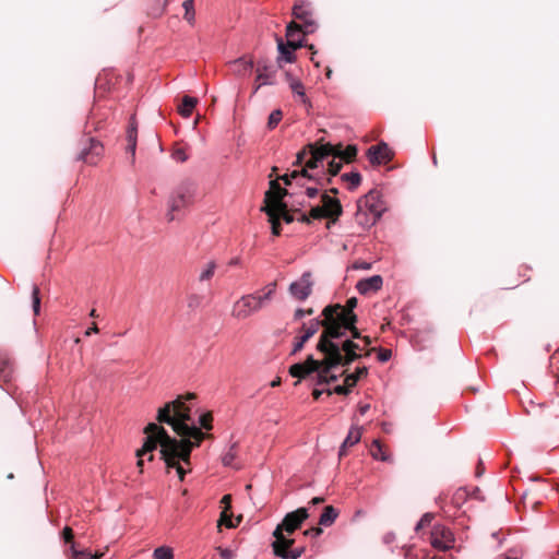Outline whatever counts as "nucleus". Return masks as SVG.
Here are the masks:
<instances>
[{"label":"nucleus","instance_id":"obj_59","mask_svg":"<svg viewBox=\"0 0 559 559\" xmlns=\"http://www.w3.org/2000/svg\"><path fill=\"white\" fill-rule=\"evenodd\" d=\"M221 523H224V524H225L226 526H228V527H233V526H234V524L231 523V521H230V520H228V519H226L225 516H222V519H221Z\"/></svg>","mask_w":559,"mask_h":559},{"label":"nucleus","instance_id":"obj_23","mask_svg":"<svg viewBox=\"0 0 559 559\" xmlns=\"http://www.w3.org/2000/svg\"><path fill=\"white\" fill-rule=\"evenodd\" d=\"M217 263L214 260H210L200 266L198 281L200 283L210 282L215 275Z\"/></svg>","mask_w":559,"mask_h":559},{"label":"nucleus","instance_id":"obj_26","mask_svg":"<svg viewBox=\"0 0 559 559\" xmlns=\"http://www.w3.org/2000/svg\"><path fill=\"white\" fill-rule=\"evenodd\" d=\"M278 52L280 56L277 58V64L281 66L282 61L293 62L294 61V50L288 45H284L282 39H277Z\"/></svg>","mask_w":559,"mask_h":559},{"label":"nucleus","instance_id":"obj_46","mask_svg":"<svg viewBox=\"0 0 559 559\" xmlns=\"http://www.w3.org/2000/svg\"><path fill=\"white\" fill-rule=\"evenodd\" d=\"M392 356V352L390 349H380L378 354V359L381 362L388 361Z\"/></svg>","mask_w":559,"mask_h":559},{"label":"nucleus","instance_id":"obj_58","mask_svg":"<svg viewBox=\"0 0 559 559\" xmlns=\"http://www.w3.org/2000/svg\"><path fill=\"white\" fill-rule=\"evenodd\" d=\"M323 392H324L323 390L314 389L312 392L314 400H319L320 396L323 394Z\"/></svg>","mask_w":559,"mask_h":559},{"label":"nucleus","instance_id":"obj_16","mask_svg":"<svg viewBox=\"0 0 559 559\" xmlns=\"http://www.w3.org/2000/svg\"><path fill=\"white\" fill-rule=\"evenodd\" d=\"M88 146L84 147L80 155L79 159L83 160L87 164L94 165L99 159L100 155L103 154V145L95 139H88Z\"/></svg>","mask_w":559,"mask_h":559},{"label":"nucleus","instance_id":"obj_4","mask_svg":"<svg viewBox=\"0 0 559 559\" xmlns=\"http://www.w3.org/2000/svg\"><path fill=\"white\" fill-rule=\"evenodd\" d=\"M276 283L265 285L260 292L240 297L233 306L231 316L238 320H245L264 308L273 298Z\"/></svg>","mask_w":559,"mask_h":559},{"label":"nucleus","instance_id":"obj_7","mask_svg":"<svg viewBox=\"0 0 559 559\" xmlns=\"http://www.w3.org/2000/svg\"><path fill=\"white\" fill-rule=\"evenodd\" d=\"M342 213L343 209L340 201L326 193H323L321 195V204L312 206L310 209L309 216L302 215V221L309 223L310 218H330L335 222L342 215Z\"/></svg>","mask_w":559,"mask_h":559},{"label":"nucleus","instance_id":"obj_15","mask_svg":"<svg viewBox=\"0 0 559 559\" xmlns=\"http://www.w3.org/2000/svg\"><path fill=\"white\" fill-rule=\"evenodd\" d=\"M367 156L372 165H381L391 160L392 153L386 143L381 142L378 145H372L367 151Z\"/></svg>","mask_w":559,"mask_h":559},{"label":"nucleus","instance_id":"obj_13","mask_svg":"<svg viewBox=\"0 0 559 559\" xmlns=\"http://www.w3.org/2000/svg\"><path fill=\"white\" fill-rule=\"evenodd\" d=\"M277 68L273 64L258 62L257 78L253 93H257L264 85H274L276 82Z\"/></svg>","mask_w":559,"mask_h":559},{"label":"nucleus","instance_id":"obj_18","mask_svg":"<svg viewBox=\"0 0 559 559\" xmlns=\"http://www.w3.org/2000/svg\"><path fill=\"white\" fill-rule=\"evenodd\" d=\"M383 280L380 275H372L357 282L356 289L361 295L376 293L382 288Z\"/></svg>","mask_w":559,"mask_h":559},{"label":"nucleus","instance_id":"obj_48","mask_svg":"<svg viewBox=\"0 0 559 559\" xmlns=\"http://www.w3.org/2000/svg\"><path fill=\"white\" fill-rule=\"evenodd\" d=\"M322 533V530L320 527H312L307 531H305V535L311 536V537H318Z\"/></svg>","mask_w":559,"mask_h":559},{"label":"nucleus","instance_id":"obj_57","mask_svg":"<svg viewBox=\"0 0 559 559\" xmlns=\"http://www.w3.org/2000/svg\"><path fill=\"white\" fill-rule=\"evenodd\" d=\"M465 495H466L465 490L459 489L454 495V499H464Z\"/></svg>","mask_w":559,"mask_h":559},{"label":"nucleus","instance_id":"obj_6","mask_svg":"<svg viewBox=\"0 0 559 559\" xmlns=\"http://www.w3.org/2000/svg\"><path fill=\"white\" fill-rule=\"evenodd\" d=\"M194 186L190 182H182L170 193L167 201L166 218L168 222L180 219L185 210L192 203Z\"/></svg>","mask_w":559,"mask_h":559},{"label":"nucleus","instance_id":"obj_9","mask_svg":"<svg viewBox=\"0 0 559 559\" xmlns=\"http://www.w3.org/2000/svg\"><path fill=\"white\" fill-rule=\"evenodd\" d=\"M293 15L296 20L300 21L299 27L302 29L304 35L312 34L317 29V23L309 2H296L293 7Z\"/></svg>","mask_w":559,"mask_h":559},{"label":"nucleus","instance_id":"obj_14","mask_svg":"<svg viewBox=\"0 0 559 559\" xmlns=\"http://www.w3.org/2000/svg\"><path fill=\"white\" fill-rule=\"evenodd\" d=\"M294 544V539H280L278 542H273L272 547L275 556L281 557L282 559H297L304 552V548L290 549Z\"/></svg>","mask_w":559,"mask_h":559},{"label":"nucleus","instance_id":"obj_40","mask_svg":"<svg viewBox=\"0 0 559 559\" xmlns=\"http://www.w3.org/2000/svg\"><path fill=\"white\" fill-rule=\"evenodd\" d=\"M202 304V297L197 294H191L187 297V306L190 309H195Z\"/></svg>","mask_w":559,"mask_h":559},{"label":"nucleus","instance_id":"obj_50","mask_svg":"<svg viewBox=\"0 0 559 559\" xmlns=\"http://www.w3.org/2000/svg\"><path fill=\"white\" fill-rule=\"evenodd\" d=\"M286 209H287V204L285 203L284 210L282 212H280V214H278V219L281 217H283L287 223H290V222H293V217L287 213Z\"/></svg>","mask_w":559,"mask_h":559},{"label":"nucleus","instance_id":"obj_62","mask_svg":"<svg viewBox=\"0 0 559 559\" xmlns=\"http://www.w3.org/2000/svg\"><path fill=\"white\" fill-rule=\"evenodd\" d=\"M238 263H239L238 258H235V259L230 260V262H229L230 265H237Z\"/></svg>","mask_w":559,"mask_h":559},{"label":"nucleus","instance_id":"obj_53","mask_svg":"<svg viewBox=\"0 0 559 559\" xmlns=\"http://www.w3.org/2000/svg\"><path fill=\"white\" fill-rule=\"evenodd\" d=\"M304 317H306V310L305 309H297L294 313V318L295 320H300L302 319Z\"/></svg>","mask_w":559,"mask_h":559},{"label":"nucleus","instance_id":"obj_3","mask_svg":"<svg viewBox=\"0 0 559 559\" xmlns=\"http://www.w3.org/2000/svg\"><path fill=\"white\" fill-rule=\"evenodd\" d=\"M308 147L309 152L304 150L297 154L296 163L301 166V170L294 169L281 177L285 185L290 183V177L300 179L307 176L309 179L319 180V175H322V178L325 176L323 170L324 160L330 158V156L349 163L357 154L355 145H347L343 148L341 144L333 145L331 143H324L320 145L309 144Z\"/></svg>","mask_w":559,"mask_h":559},{"label":"nucleus","instance_id":"obj_21","mask_svg":"<svg viewBox=\"0 0 559 559\" xmlns=\"http://www.w3.org/2000/svg\"><path fill=\"white\" fill-rule=\"evenodd\" d=\"M361 435H362V428L359 427V426H356V425H353L345 438V440L343 441L341 448H340V451H338V455L340 457L346 455V450L347 448H350L355 444H357L360 439H361Z\"/></svg>","mask_w":559,"mask_h":559},{"label":"nucleus","instance_id":"obj_24","mask_svg":"<svg viewBox=\"0 0 559 559\" xmlns=\"http://www.w3.org/2000/svg\"><path fill=\"white\" fill-rule=\"evenodd\" d=\"M337 516L338 511L332 506H326L323 509L322 514L320 515L319 524L325 527L331 526L335 522Z\"/></svg>","mask_w":559,"mask_h":559},{"label":"nucleus","instance_id":"obj_55","mask_svg":"<svg viewBox=\"0 0 559 559\" xmlns=\"http://www.w3.org/2000/svg\"><path fill=\"white\" fill-rule=\"evenodd\" d=\"M369 408H370L369 404H360L358 406L359 414L365 415L369 411Z\"/></svg>","mask_w":559,"mask_h":559},{"label":"nucleus","instance_id":"obj_36","mask_svg":"<svg viewBox=\"0 0 559 559\" xmlns=\"http://www.w3.org/2000/svg\"><path fill=\"white\" fill-rule=\"evenodd\" d=\"M12 369L8 360L0 358V381H9L11 379Z\"/></svg>","mask_w":559,"mask_h":559},{"label":"nucleus","instance_id":"obj_49","mask_svg":"<svg viewBox=\"0 0 559 559\" xmlns=\"http://www.w3.org/2000/svg\"><path fill=\"white\" fill-rule=\"evenodd\" d=\"M63 538H64L66 543H70L73 539L72 530L68 526H66L63 530Z\"/></svg>","mask_w":559,"mask_h":559},{"label":"nucleus","instance_id":"obj_19","mask_svg":"<svg viewBox=\"0 0 559 559\" xmlns=\"http://www.w3.org/2000/svg\"><path fill=\"white\" fill-rule=\"evenodd\" d=\"M229 68L233 74L238 78H246L250 75L253 69V61L245 57L238 58L229 62Z\"/></svg>","mask_w":559,"mask_h":559},{"label":"nucleus","instance_id":"obj_56","mask_svg":"<svg viewBox=\"0 0 559 559\" xmlns=\"http://www.w3.org/2000/svg\"><path fill=\"white\" fill-rule=\"evenodd\" d=\"M144 455H145V454H143L141 457H140V456H138V459H139V460H138V466L140 467V472H143V468H142V466H143V459H142V457H143ZM147 455H148V460H152V459H153L152 452H151V453H148Z\"/></svg>","mask_w":559,"mask_h":559},{"label":"nucleus","instance_id":"obj_35","mask_svg":"<svg viewBox=\"0 0 559 559\" xmlns=\"http://www.w3.org/2000/svg\"><path fill=\"white\" fill-rule=\"evenodd\" d=\"M71 552L74 559H99L103 556V554L93 555L90 551L76 550L73 544L71 545Z\"/></svg>","mask_w":559,"mask_h":559},{"label":"nucleus","instance_id":"obj_33","mask_svg":"<svg viewBox=\"0 0 559 559\" xmlns=\"http://www.w3.org/2000/svg\"><path fill=\"white\" fill-rule=\"evenodd\" d=\"M342 179L349 183L348 189L355 190L361 182V176L357 171H350L342 175Z\"/></svg>","mask_w":559,"mask_h":559},{"label":"nucleus","instance_id":"obj_31","mask_svg":"<svg viewBox=\"0 0 559 559\" xmlns=\"http://www.w3.org/2000/svg\"><path fill=\"white\" fill-rule=\"evenodd\" d=\"M237 457V443H233L222 456L224 466H234V461Z\"/></svg>","mask_w":559,"mask_h":559},{"label":"nucleus","instance_id":"obj_25","mask_svg":"<svg viewBox=\"0 0 559 559\" xmlns=\"http://www.w3.org/2000/svg\"><path fill=\"white\" fill-rule=\"evenodd\" d=\"M197 104L198 99L195 97L186 95L178 107V111L182 117L188 118L191 116Z\"/></svg>","mask_w":559,"mask_h":559},{"label":"nucleus","instance_id":"obj_1","mask_svg":"<svg viewBox=\"0 0 559 559\" xmlns=\"http://www.w3.org/2000/svg\"><path fill=\"white\" fill-rule=\"evenodd\" d=\"M357 298L350 297L345 306L340 304L329 305L322 310L325 317L324 331L320 335L317 348L324 355L319 361L311 355L304 362L294 364L289 368L292 377L304 379L306 376L317 371L318 384L330 383L337 380V376L330 374L332 368L348 366L358 357L356 349H360L350 338H344L347 332L353 337H359L360 332L356 328L357 316L354 309L357 307Z\"/></svg>","mask_w":559,"mask_h":559},{"label":"nucleus","instance_id":"obj_51","mask_svg":"<svg viewBox=\"0 0 559 559\" xmlns=\"http://www.w3.org/2000/svg\"><path fill=\"white\" fill-rule=\"evenodd\" d=\"M353 266L356 270H369L371 264L368 262H355Z\"/></svg>","mask_w":559,"mask_h":559},{"label":"nucleus","instance_id":"obj_2","mask_svg":"<svg viewBox=\"0 0 559 559\" xmlns=\"http://www.w3.org/2000/svg\"><path fill=\"white\" fill-rule=\"evenodd\" d=\"M193 399V394L179 396L166 403L157 412V420L171 426L174 431L182 437L181 440L171 438L162 426L150 423L144 429L146 435L144 443L136 451V456L141 457L143 454H148L159 447L166 467L168 469L174 468L180 480H183L185 475L190 471L186 466L190 465L192 449L199 447L205 438V433L191 419L190 407L186 403Z\"/></svg>","mask_w":559,"mask_h":559},{"label":"nucleus","instance_id":"obj_29","mask_svg":"<svg viewBox=\"0 0 559 559\" xmlns=\"http://www.w3.org/2000/svg\"><path fill=\"white\" fill-rule=\"evenodd\" d=\"M367 374H368L367 367H358L355 372L349 373V374L346 376L344 382L349 388H354L356 385V383L358 382V380L364 378V377H366Z\"/></svg>","mask_w":559,"mask_h":559},{"label":"nucleus","instance_id":"obj_12","mask_svg":"<svg viewBox=\"0 0 559 559\" xmlns=\"http://www.w3.org/2000/svg\"><path fill=\"white\" fill-rule=\"evenodd\" d=\"M312 287H313L312 274H311V272L307 271V272L302 273L300 278H298L297 281L293 282L289 285L288 290L293 298H295L299 301H304L311 295Z\"/></svg>","mask_w":559,"mask_h":559},{"label":"nucleus","instance_id":"obj_10","mask_svg":"<svg viewBox=\"0 0 559 559\" xmlns=\"http://www.w3.org/2000/svg\"><path fill=\"white\" fill-rule=\"evenodd\" d=\"M364 207L369 211L372 224H374L385 211L382 197L376 190L369 191L362 199L358 201V213H360Z\"/></svg>","mask_w":559,"mask_h":559},{"label":"nucleus","instance_id":"obj_63","mask_svg":"<svg viewBox=\"0 0 559 559\" xmlns=\"http://www.w3.org/2000/svg\"><path fill=\"white\" fill-rule=\"evenodd\" d=\"M425 526V524H423L421 522H418L415 526V530L416 531H419L420 528H423Z\"/></svg>","mask_w":559,"mask_h":559},{"label":"nucleus","instance_id":"obj_39","mask_svg":"<svg viewBox=\"0 0 559 559\" xmlns=\"http://www.w3.org/2000/svg\"><path fill=\"white\" fill-rule=\"evenodd\" d=\"M32 301H33V311L34 314H38L40 310V297H39V288L34 285L32 290Z\"/></svg>","mask_w":559,"mask_h":559},{"label":"nucleus","instance_id":"obj_32","mask_svg":"<svg viewBox=\"0 0 559 559\" xmlns=\"http://www.w3.org/2000/svg\"><path fill=\"white\" fill-rule=\"evenodd\" d=\"M286 76H287V80L289 81V86H290L292 91L296 95H298L301 98V100L305 103L307 98H306L302 83L298 80L293 79L289 73H287Z\"/></svg>","mask_w":559,"mask_h":559},{"label":"nucleus","instance_id":"obj_34","mask_svg":"<svg viewBox=\"0 0 559 559\" xmlns=\"http://www.w3.org/2000/svg\"><path fill=\"white\" fill-rule=\"evenodd\" d=\"M182 7L185 9V20L189 24H193L194 17H195V12H194V8H193V0H185L183 3H182Z\"/></svg>","mask_w":559,"mask_h":559},{"label":"nucleus","instance_id":"obj_20","mask_svg":"<svg viewBox=\"0 0 559 559\" xmlns=\"http://www.w3.org/2000/svg\"><path fill=\"white\" fill-rule=\"evenodd\" d=\"M302 29L296 22H290L286 27L287 45L292 49H297L302 46Z\"/></svg>","mask_w":559,"mask_h":559},{"label":"nucleus","instance_id":"obj_54","mask_svg":"<svg viewBox=\"0 0 559 559\" xmlns=\"http://www.w3.org/2000/svg\"><path fill=\"white\" fill-rule=\"evenodd\" d=\"M93 333H98V328L96 325V323H93L86 331H85V335L86 336H90L91 334Z\"/></svg>","mask_w":559,"mask_h":559},{"label":"nucleus","instance_id":"obj_44","mask_svg":"<svg viewBox=\"0 0 559 559\" xmlns=\"http://www.w3.org/2000/svg\"><path fill=\"white\" fill-rule=\"evenodd\" d=\"M309 340V337H306V335L302 333L299 337H297L294 347H293V354H296L297 352L301 350L305 343Z\"/></svg>","mask_w":559,"mask_h":559},{"label":"nucleus","instance_id":"obj_45","mask_svg":"<svg viewBox=\"0 0 559 559\" xmlns=\"http://www.w3.org/2000/svg\"><path fill=\"white\" fill-rule=\"evenodd\" d=\"M357 340H360L364 345H361L360 343H356L354 342L355 344H358L360 349H356V354L358 355V357L355 359L357 360L361 355L358 353V352H362L367 346H369L371 344V338L369 336H359V337H356Z\"/></svg>","mask_w":559,"mask_h":559},{"label":"nucleus","instance_id":"obj_11","mask_svg":"<svg viewBox=\"0 0 559 559\" xmlns=\"http://www.w3.org/2000/svg\"><path fill=\"white\" fill-rule=\"evenodd\" d=\"M430 544L435 549L445 551L454 546V535L450 528L437 524L432 527L430 534Z\"/></svg>","mask_w":559,"mask_h":559},{"label":"nucleus","instance_id":"obj_43","mask_svg":"<svg viewBox=\"0 0 559 559\" xmlns=\"http://www.w3.org/2000/svg\"><path fill=\"white\" fill-rule=\"evenodd\" d=\"M211 421H212V415L209 413L202 414L199 418V423H200L201 427L206 430L212 429Z\"/></svg>","mask_w":559,"mask_h":559},{"label":"nucleus","instance_id":"obj_30","mask_svg":"<svg viewBox=\"0 0 559 559\" xmlns=\"http://www.w3.org/2000/svg\"><path fill=\"white\" fill-rule=\"evenodd\" d=\"M331 157H332L331 160H328V162H326V159L324 160V169L323 170L325 173V176L328 174L331 176L337 175L343 166L344 160L334 158V156H331Z\"/></svg>","mask_w":559,"mask_h":559},{"label":"nucleus","instance_id":"obj_5","mask_svg":"<svg viewBox=\"0 0 559 559\" xmlns=\"http://www.w3.org/2000/svg\"><path fill=\"white\" fill-rule=\"evenodd\" d=\"M294 193H290L293 195ZM289 195L286 189H283L277 180L270 182V189L265 192V207L263 209L269 215L270 223L272 225V234L278 236L281 233V224L278 214L285 207L284 198Z\"/></svg>","mask_w":559,"mask_h":559},{"label":"nucleus","instance_id":"obj_52","mask_svg":"<svg viewBox=\"0 0 559 559\" xmlns=\"http://www.w3.org/2000/svg\"><path fill=\"white\" fill-rule=\"evenodd\" d=\"M431 520H432V514H431V513H426V514H424V515L421 516V519L419 520V522H421V523H423V524H425V526H426V525H429V524H430Z\"/></svg>","mask_w":559,"mask_h":559},{"label":"nucleus","instance_id":"obj_47","mask_svg":"<svg viewBox=\"0 0 559 559\" xmlns=\"http://www.w3.org/2000/svg\"><path fill=\"white\" fill-rule=\"evenodd\" d=\"M222 559H233L235 554L228 548H218Z\"/></svg>","mask_w":559,"mask_h":559},{"label":"nucleus","instance_id":"obj_27","mask_svg":"<svg viewBox=\"0 0 559 559\" xmlns=\"http://www.w3.org/2000/svg\"><path fill=\"white\" fill-rule=\"evenodd\" d=\"M371 456L377 461L390 462V455H388L379 440H373L370 449Z\"/></svg>","mask_w":559,"mask_h":559},{"label":"nucleus","instance_id":"obj_41","mask_svg":"<svg viewBox=\"0 0 559 559\" xmlns=\"http://www.w3.org/2000/svg\"><path fill=\"white\" fill-rule=\"evenodd\" d=\"M352 388H349L346 383L343 385H336L333 390H326L325 392L331 395L333 393L338 395H347L350 392Z\"/></svg>","mask_w":559,"mask_h":559},{"label":"nucleus","instance_id":"obj_37","mask_svg":"<svg viewBox=\"0 0 559 559\" xmlns=\"http://www.w3.org/2000/svg\"><path fill=\"white\" fill-rule=\"evenodd\" d=\"M154 559H174L173 550L169 547L160 546L154 550Z\"/></svg>","mask_w":559,"mask_h":559},{"label":"nucleus","instance_id":"obj_28","mask_svg":"<svg viewBox=\"0 0 559 559\" xmlns=\"http://www.w3.org/2000/svg\"><path fill=\"white\" fill-rule=\"evenodd\" d=\"M324 322L325 317H323V320L320 319H313L308 324H302V333L306 335V337L311 338L322 326L324 329Z\"/></svg>","mask_w":559,"mask_h":559},{"label":"nucleus","instance_id":"obj_17","mask_svg":"<svg viewBox=\"0 0 559 559\" xmlns=\"http://www.w3.org/2000/svg\"><path fill=\"white\" fill-rule=\"evenodd\" d=\"M127 147L126 151L130 154L131 163H134L135 159V151H136V142H138V122L135 116H131L129 121V127L127 129Z\"/></svg>","mask_w":559,"mask_h":559},{"label":"nucleus","instance_id":"obj_22","mask_svg":"<svg viewBox=\"0 0 559 559\" xmlns=\"http://www.w3.org/2000/svg\"><path fill=\"white\" fill-rule=\"evenodd\" d=\"M322 175H319V180H314V179H309L307 176L304 177V178H300V179H294V178H289L290 179V183L288 185L289 187L293 186L294 182H296V185L298 186H301L304 187L305 183L302 182L304 180H308V181H314L316 182V186H306L305 187V194L309 198V199H312L314 198L318 192H319V188L318 186H323V181L325 180V176L322 178L321 177Z\"/></svg>","mask_w":559,"mask_h":559},{"label":"nucleus","instance_id":"obj_60","mask_svg":"<svg viewBox=\"0 0 559 559\" xmlns=\"http://www.w3.org/2000/svg\"><path fill=\"white\" fill-rule=\"evenodd\" d=\"M323 501H324V499L322 497H314V498H312L311 503L312 504H320Z\"/></svg>","mask_w":559,"mask_h":559},{"label":"nucleus","instance_id":"obj_42","mask_svg":"<svg viewBox=\"0 0 559 559\" xmlns=\"http://www.w3.org/2000/svg\"><path fill=\"white\" fill-rule=\"evenodd\" d=\"M171 156L176 162H179V163H183L188 159V154L181 147H177L176 150H174Z\"/></svg>","mask_w":559,"mask_h":559},{"label":"nucleus","instance_id":"obj_61","mask_svg":"<svg viewBox=\"0 0 559 559\" xmlns=\"http://www.w3.org/2000/svg\"><path fill=\"white\" fill-rule=\"evenodd\" d=\"M280 383H281V379H280V378H277V379H275V380H273V381L271 382V385H272V386H276V385H278Z\"/></svg>","mask_w":559,"mask_h":559},{"label":"nucleus","instance_id":"obj_64","mask_svg":"<svg viewBox=\"0 0 559 559\" xmlns=\"http://www.w3.org/2000/svg\"><path fill=\"white\" fill-rule=\"evenodd\" d=\"M90 317L92 318H96L97 314H96V310L95 309H92L91 312H90Z\"/></svg>","mask_w":559,"mask_h":559},{"label":"nucleus","instance_id":"obj_8","mask_svg":"<svg viewBox=\"0 0 559 559\" xmlns=\"http://www.w3.org/2000/svg\"><path fill=\"white\" fill-rule=\"evenodd\" d=\"M308 510L306 508H299L296 511L289 512L285 515L282 523L278 524L273 532V536L275 538L274 542H278L280 539H289L284 535V532L287 534L294 533L297 528L301 526L304 521L308 519Z\"/></svg>","mask_w":559,"mask_h":559},{"label":"nucleus","instance_id":"obj_38","mask_svg":"<svg viewBox=\"0 0 559 559\" xmlns=\"http://www.w3.org/2000/svg\"><path fill=\"white\" fill-rule=\"evenodd\" d=\"M282 117H283V114L280 109L273 110L270 114L269 119H267V128L270 130L275 129L278 126V123L281 122Z\"/></svg>","mask_w":559,"mask_h":559}]
</instances>
